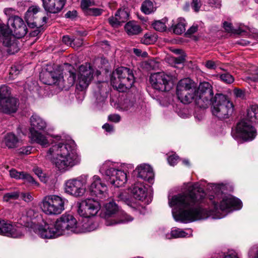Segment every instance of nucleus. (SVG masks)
I'll list each match as a JSON object with an SVG mask.
<instances>
[{
    "mask_svg": "<svg viewBox=\"0 0 258 258\" xmlns=\"http://www.w3.org/2000/svg\"><path fill=\"white\" fill-rule=\"evenodd\" d=\"M208 189L211 191L209 201L213 207L212 211L202 208L201 204L205 197V192L198 182L187 183L185 191L170 198L168 204L173 208L172 214L175 221L189 222L207 218L219 211L229 212L240 210L242 207L241 201L231 195L223 192V184H209Z\"/></svg>",
    "mask_w": 258,
    "mask_h": 258,
    "instance_id": "1",
    "label": "nucleus"
},
{
    "mask_svg": "<svg viewBox=\"0 0 258 258\" xmlns=\"http://www.w3.org/2000/svg\"><path fill=\"white\" fill-rule=\"evenodd\" d=\"M176 94L182 103L188 104L194 100L201 108H207L214 98L212 86L209 83H201L197 90L194 83L189 78L182 79L178 83Z\"/></svg>",
    "mask_w": 258,
    "mask_h": 258,
    "instance_id": "2",
    "label": "nucleus"
},
{
    "mask_svg": "<svg viewBox=\"0 0 258 258\" xmlns=\"http://www.w3.org/2000/svg\"><path fill=\"white\" fill-rule=\"evenodd\" d=\"M46 157L61 172L70 170L80 164L81 160L76 145L72 140L52 143Z\"/></svg>",
    "mask_w": 258,
    "mask_h": 258,
    "instance_id": "3",
    "label": "nucleus"
},
{
    "mask_svg": "<svg viewBox=\"0 0 258 258\" xmlns=\"http://www.w3.org/2000/svg\"><path fill=\"white\" fill-rule=\"evenodd\" d=\"M100 172L115 187L123 185L127 181V175L118 165L110 161H105L100 167Z\"/></svg>",
    "mask_w": 258,
    "mask_h": 258,
    "instance_id": "4",
    "label": "nucleus"
},
{
    "mask_svg": "<svg viewBox=\"0 0 258 258\" xmlns=\"http://www.w3.org/2000/svg\"><path fill=\"white\" fill-rule=\"evenodd\" d=\"M110 81L114 88L119 92H125L133 86L135 77L131 70L121 67L112 73Z\"/></svg>",
    "mask_w": 258,
    "mask_h": 258,
    "instance_id": "5",
    "label": "nucleus"
},
{
    "mask_svg": "<svg viewBox=\"0 0 258 258\" xmlns=\"http://www.w3.org/2000/svg\"><path fill=\"white\" fill-rule=\"evenodd\" d=\"M104 217L106 226H114L132 221L133 218L120 210L118 206L113 201L106 203L104 206Z\"/></svg>",
    "mask_w": 258,
    "mask_h": 258,
    "instance_id": "6",
    "label": "nucleus"
},
{
    "mask_svg": "<svg viewBox=\"0 0 258 258\" xmlns=\"http://www.w3.org/2000/svg\"><path fill=\"white\" fill-rule=\"evenodd\" d=\"M211 104L212 114L220 119L228 118L233 112L232 102L223 94H216Z\"/></svg>",
    "mask_w": 258,
    "mask_h": 258,
    "instance_id": "7",
    "label": "nucleus"
},
{
    "mask_svg": "<svg viewBox=\"0 0 258 258\" xmlns=\"http://www.w3.org/2000/svg\"><path fill=\"white\" fill-rule=\"evenodd\" d=\"M88 177L87 174H82L66 180L64 187L65 192L75 198L83 196L86 191Z\"/></svg>",
    "mask_w": 258,
    "mask_h": 258,
    "instance_id": "8",
    "label": "nucleus"
},
{
    "mask_svg": "<svg viewBox=\"0 0 258 258\" xmlns=\"http://www.w3.org/2000/svg\"><path fill=\"white\" fill-rule=\"evenodd\" d=\"M67 201L55 195H49L44 197L40 207L42 211L47 215L60 214L64 210V204Z\"/></svg>",
    "mask_w": 258,
    "mask_h": 258,
    "instance_id": "9",
    "label": "nucleus"
},
{
    "mask_svg": "<svg viewBox=\"0 0 258 258\" xmlns=\"http://www.w3.org/2000/svg\"><path fill=\"white\" fill-rule=\"evenodd\" d=\"M12 32L0 19V40L4 46L8 47L7 51L11 54L17 52L19 50L18 40L12 34Z\"/></svg>",
    "mask_w": 258,
    "mask_h": 258,
    "instance_id": "10",
    "label": "nucleus"
},
{
    "mask_svg": "<svg viewBox=\"0 0 258 258\" xmlns=\"http://www.w3.org/2000/svg\"><path fill=\"white\" fill-rule=\"evenodd\" d=\"M77 212L84 218L95 216L100 209V203L93 199H87L77 203Z\"/></svg>",
    "mask_w": 258,
    "mask_h": 258,
    "instance_id": "11",
    "label": "nucleus"
},
{
    "mask_svg": "<svg viewBox=\"0 0 258 258\" xmlns=\"http://www.w3.org/2000/svg\"><path fill=\"white\" fill-rule=\"evenodd\" d=\"M8 87L0 88V111L7 114L16 112L19 106L18 100L14 97H7Z\"/></svg>",
    "mask_w": 258,
    "mask_h": 258,
    "instance_id": "12",
    "label": "nucleus"
},
{
    "mask_svg": "<svg viewBox=\"0 0 258 258\" xmlns=\"http://www.w3.org/2000/svg\"><path fill=\"white\" fill-rule=\"evenodd\" d=\"M88 189L92 196L99 199L104 200L108 197L107 186L98 175H95L91 178Z\"/></svg>",
    "mask_w": 258,
    "mask_h": 258,
    "instance_id": "13",
    "label": "nucleus"
},
{
    "mask_svg": "<svg viewBox=\"0 0 258 258\" xmlns=\"http://www.w3.org/2000/svg\"><path fill=\"white\" fill-rule=\"evenodd\" d=\"M56 222V226L59 230L61 235L64 234L67 231H71L77 233L78 224L77 220L70 214H63Z\"/></svg>",
    "mask_w": 258,
    "mask_h": 258,
    "instance_id": "14",
    "label": "nucleus"
},
{
    "mask_svg": "<svg viewBox=\"0 0 258 258\" xmlns=\"http://www.w3.org/2000/svg\"><path fill=\"white\" fill-rule=\"evenodd\" d=\"M171 78L170 75L164 72H159L152 74L150 77V81L154 89L161 91H167L170 89L169 82Z\"/></svg>",
    "mask_w": 258,
    "mask_h": 258,
    "instance_id": "15",
    "label": "nucleus"
},
{
    "mask_svg": "<svg viewBox=\"0 0 258 258\" xmlns=\"http://www.w3.org/2000/svg\"><path fill=\"white\" fill-rule=\"evenodd\" d=\"M236 133L237 137L245 141L252 140L256 135L254 127L246 119H242L237 123Z\"/></svg>",
    "mask_w": 258,
    "mask_h": 258,
    "instance_id": "16",
    "label": "nucleus"
},
{
    "mask_svg": "<svg viewBox=\"0 0 258 258\" xmlns=\"http://www.w3.org/2000/svg\"><path fill=\"white\" fill-rule=\"evenodd\" d=\"M93 70L89 64L81 65L79 68L77 88L82 91L88 88L93 79Z\"/></svg>",
    "mask_w": 258,
    "mask_h": 258,
    "instance_id": "17",
    "label": "nucleus"
},
{
    "mask_svg": "<svg viewBox=\"0 0 258 258\" xmlns=\"http://www.w3.org/2000/svg\"><path fill=\"white\" fill-rule=\"evenodd\" d=\"M26 228L22 226L13 225L0 219V235L12 238H21L24 235Z\"/></svg>",
    "mask_w": 258,
    "mask_h": 258,
    "instance_id": "18",
    "label": "nucleus"
},
{
    "mask_svg": "<svg viewBox=\"0 0 258 258\" xmlns=\"http://www.w3.org/2000/svg\"><path fill=\"white\" fill-rule=\"evenodd\" d=\"M35 233L44 239L54 238L61 235L59 230L56 226V222L54 223H44V224L39 225L35 229Z\"/></svg>",
    "mask_w": 258,
    "mask_h": 258,
    "instance_id": "19",
    "label": "nucleus"
},
{
    "mask_svg": "<svg viewBox=\"0 0 258 258\" xmlns=\"http://www.w3.org/2000/svg\"><path fill=\"white\" fill-rule=\"evenodd\" d=\"M47 68L43 70L40 74V79L41 81L45 84L51 85L55 84L58 86V83L62 86L61 79V74L58 71H52L50 70L51 68ZM49 68H51L49 67Z\"/></svg>",
    "mask_w": 258,
    "mask_h": 258,
    "instance_id": "20",
    "label": "nucleus"
},
{
    "mask_svg": "<svg viewBox=\"0 0 258 258\" xmlns=\"http://www.w3.org/2000/svg\"><path fill=\"white\" fill-rule=\"evenodd\" d=\"M66 0H42L44 10L52 14L60 12L64 7Z\"/></svg>",
    "mask_w": 258,
    "mask_h": 258,
    "instance_id": "21",
    "label": "nucleus"
},
{
    "mask_svg": "<svg viewBox=\"0 0 258 258\" xmlns=\"http://www.w3.org/2000/svg\"><path fill=\"white\" fill-rule=\"evenodd\" d=\"M8 23L14 28L15 33L18 37H22L27 33V27L23 20L18 16L9 20Z\"/></svg>",
    "mask_w": 258,
    "mask_h": 258,
    "instance_id": "22",
    "label": "nucleus"
},
{
    "mask_svg": "<svg viewBox=\"0 0 258 258\" xmlns=\"http://www.w3.org/2000/svg\"><path fill=\"white\" fill-rule=\"evenodd\" d=\"M135 172L138 177L151 183L154 177V172L151 167L147 164H142L136 168Z\"/></svg>",
    "mask_w": 258,
    "mask_h": 258,
    "instance_id": "23",
    "label": "nucleus"
},
{
    "mask_svg": "<svg viewBox=\"0 0 258 258\" xmlns=\"http://www.w3.org/2000/svg\"><path fill=\"white\" fill-rule=\"evenodd\" d=\"M40 8L37 6L30 7L25 14V19L29 27L34 28L37 26L38 14Z\"/></svg>",
    "mask_w": 258,
    "mask_h": 258,
    "instance_id": "24",
    "label": "nucleus"
},
{
    "mask_svg": "<svg viewBox=\"0 0 258 258\" xmlns=\"http://www.w3.org/2000/svg\"><path fill=\"white\" fill-rule=\"evenodd\" d=\"M99 226L97 222L92 219L85 218L81 222L78 224L77 233L90 232L96 229Z\"/></svg>",
    "mask_w": 258,
    "mask_h": 258,
    "instance_id": "25",
    "label": "nucleus"
},
{
    "mask_svg": "<svg viewBox=\"0 0 258 258\" xmlns=\"http://www.w3.org/2000/svg\"><path fill=\"white\" fill-rule=\"evenodd\" d=\"M131 192L135 199L143 201L147 196V188L143 183L136 182L130 188Z\"/></svg>",
    "mask_w": 258,
    "mask_h": 258,
    "instance_id": "26",
    "label": "nucleus"
},
{
    "mask_svg": "<svg viewBox=\"0 0 258 258\" xmlns=\"http://www.w3.org/2000/svg\"><path fill=\"white\" fill-rule=\"evenodd\" d=\"M129 14L127 10L119 9L116 13L115 16L109 19V22L113 27L119 25L128 20Z\"/></svg>",
    "mask_w": 258,
    "mask_h": 258,
    "instance_id": "27",
    "label": "nucleus"
},
{
    "mask_svg": "<svg viewBox=\"0 0 258 258\" xmlns=\"http://www.w3.org/2000/svg\"><path fill=\"white\" fill-rule=\"evenodd\" d=\"M30 125V133L32 132V131H44L46 129L47 126V123L46 121L41 117L36 114H34L31 117Z\"/></svg>",
    "mask_w": 258,
    "mask_h": 258,
    "instance_id": "28",
    "label": "nucleus"
},
{
    "mask_svg": "<svg viewBox=\"0 0 258 258\" xmlns=\"http://www.w3.org/2000/svg\"><path fill=\"white\" fill-rule=\"evenodd\" d=\"M192 235V231L190 229H187L185 231L182 229L177 228H173L170 232V234L166 235V238L170 239L171 238H178L187 237Z\"/></svg>",
    "mask_w": 258,
    "mask_h": 258,
    "instance_id": "29",
    "label": "nucleus"
},
{
    "mask_svg": "<svg viewBox=\"0 0 258 258\" xmlns=\"http://www.w3.org/2000/svg\"><path fill=\"white\" fill-rule=\"evenodd\" d=\"M66 77H68L67 81L64 80L63 76L61 75L60 80H61L62 86L58 83V87L61 89H67L72 86L75 83L76 74L74 72L70 70L68 72V74L66 75Z\"/></svg>",
    "mask_w": 258,
    "mask_h": 258,
    "instance_id": "30",
    "label": "nucleus"
},
{
    "mask_svg": "<svg viewBox=\"0 0 258 258\" xmlns=\"http://www.w3.org/2000/svg\"><path fill=\"white\" fill-rule=\"evenodd\" d=\"M30 134V137L32 141L43 147L48 145V141L46 137L41 133L32 131Z\"/></svg>",
    "mask_w": 258,
    "mask_h": 258,
    "instance_id": "31",
    "label": "nucleus"
},
{
    "mask_svg": "<svg viewBox=\"0 0 258 258\" xmlns=\"http://www.w3.org/2000/svg\"><path fill=\"white\" fill-rule=\"evenodd\" d=\"M125 30L128 35L139 34L142 29L139 24L134 21H130L125 25Z\"/></svg>",
    "mask_w": 258,
    "mask_h": 258,
    "instance_id": "32",
    "label": "nucleus"
},
{
    "mask_svg": "<svg viewBox=\"0 0 258 258\" xmlns=\"http://www.w3.org/2000/svg\"><path fill=\"white\" fill-rule=\"evenodd\" d=\"M4 142L8 148L11 149L17 147L19 140L15 135L9 133L5 136Z\"/></svg>",
    "mask_w": 258,
    "mask_h": 258,
    "instance_id": "33",
    "label": "nucleus"
},
{
    "mask_svg": "<svg viewBox=\"0 0 258 258\" xmlns=\"http://www.w3.org/2000/svg\"><path fill=\"white\" fill-rule=\"evenodd\" d=\"M247 117L251 122H258V106L252 105L247 110Z\"/></svg>",
    "mask_w": 258,
    "mask_h": 258,
    "instance_id": "34",
    "label": "nucleus"
},
{
    "mask_svg": "<svg viewBox=\"0 0 258 258\" xmlns=\"http://www.w3.org/2000/svg\"><path fill=\"white\" fill-rule=\"evenodd\" d=\"M156 10L153 2L150 0H146L142 4L141 11L144 14L149 15Z\"/></svg>",
    "mask_w": 258,
    "mask_h": 258,
    "instance_id": "35",
    "label": "nucleus"
},
{
    "mask_svg": "<svg viewBox=\"0 0 258 258\" xmlns=\"http://www.w3.org/2000/svg\"><path fill=\"white\" fill-rule=\"evenodd\" d=\"M20 197V192L19 190L8 192L4 195L3 201L12 203L14 201L18 200Z\"/></svg>",
    "mask_w": 258,
    "mask_h": 258,
    "instance_id": "36",
    "label": "nucleus"
},
{
    "mask_svg": "<svg viewBox=\"0 0 258 258\" xmlns=\"http://www.w3.org/2000/svg\"><path fill=\"white\" fill-rule=\"evenodd\" d=\"M185 30V21L183 18L177 19V23L173 27V32L176 34H181Z\"/></svg>",
    "mask_w": 258,
    "mask_h": 258,
    "instance_id": "37",
    "label": "nucleus"
},
{
    "mask_svg": "<svg viewBox=\"0 0 258 258\" xmlns=\"http://www.w3.org/2000/svg\"><path fill=\"white\" fill-rule=\"evenodd\" d=\"M38 215L37 212L33 209H28L26 211L25 215L21 218L24 222L29 223L31 220L35 219Z\"/></svg>",
    "mask_w": 258,
    "mask_h": 258,
    "instance_id": "38",
    "label": "nucleus"
},
{
    "mask_svg": "<svg viewBox=\"0 0 258 258\" xmlns=\"http://www.w3.org/2000/svg\"><path fill=\"white\" fill-rule=\"evenodd\" d=\"M143 66L147 70H155L159 68L158 62L154 59H149L143 62Z\"/></svg>",
    "mask_w": 258,
    "mask_h": 258,
    "instance_id": "39",
    "label": "nucleus"
},
{
    "mask_svg": "<svg viewBox=\"0 0 258 258\" xmlns=\"http://www.w3.org/2000/svg\"><path fill=\"white\" fill-rule=\"evenodd\" d=\"M217 77L219 78L221 81L226 84H231L234 81V79L233 76L227 72H225L221 74H218Z\"/></svg>",
    "mask_w": 258,
    "mask_h": 258,
    "instance_id": "40",
    "label": "nucleus"
},
{
    "mask_svg": "<svg viewBox=\"0 0 258 258\" xmlns=\"http://www.w3.org/2000/svg\"><path fill=\"white\" fill-rule=\"evenodd\" d=\"M157 40L156 36L151 33H147L144 35L141 39V42L146 45H149L155 42Z\"/></svg>",
    "mask_w": 258,
    "mask_h": 258,
    "instance_id": "41",
    "label": "nucleus"
},
{
    "mask_svg": "<svg viewBox=\"0 0 258 258\" xmlns=\"http://www.w3.org/2000/svg\"><path fill=\"white\" fill-rule=\"evenodd\" d=\"M162 21H156L152 24V26L154 29L158 31H164L166 29V26L165 24V22Z\"/></svg>",
    "mask_w": 258,
    "mask_h": 258,
    "instance_id": "42",
    "label": "nucleus"
},
{
    "mask_svg": "<svg viewBox=\"0 0 258 258\" xmlns=\"http://www.w3.org/2000/svg\"><path fill=\"white\" fill-rule=\"evenodd\" d=\"M33 171L35 174L37 175L42 182L44 183H46L47 182V177L46 176L45 173H43L41 169L36 167L33 169Z\"/></svg>",
    "mask_w": 258,
    "mask_h": 258,
    "instance_id": "43",
    "label": "nucleus"
},
{
    "mask_svg": "<svg viewBox=\"0 0 258 258\" xmlns=\"http://www.w3.org/2000/svg\"><path fill=\"white\" fill-rule=\"evenodd\" d=\"M247 81L250 80L253 82H258V68L254 67L251 70L250 74L246 77Z\"/></svg>",
    "mask_w": 258,
    "mask_h": 258,
    "instance_id": "44",
    "label": "nucleus"
},
{
    "mask_svg": "<svg viewBox=\"0 0 258 258\" xmlns=\"http://www.w3.org/2000/svg\"><path fill=\"white\" fill-rule=\"evenodd\" d=\"M22 179L24 180V182L31 183L33 185L37 184V182L34 178L29 174L23 172Z\"/></svg>",
    "mask_w": 258,
    "mask_h": 258,
    "instance_id": "45",
    "label": "nucleus"
},
{
    "mask_svg": "<svg viewBox=\"0 0 258 258\" xmlns=\"http://www.w3.org/2000/svg\"><path fill=\"white\" fill-rule=\"evenodd\" d=\"M103 10L99 8H89L88 9L87 13L94 16H98L102 14Z\"/></svg>",
    "mask_w": 258,
    "mask_h": 258,
    "instance_id": "46",
    "label": "nucleus"
},
{
    "mask_svg": "<svg viewBox=\"0 0 258 258\" xmlns=\"http://www.w3.org/2000/svg\"><path fill=\"white\" fill-rule=\"evenodd\" d=\"M202 7V3L200 0H192L191 3V7L195 12H198Z\"/></svg>",
    "mask_w": 258,
    "mask_h": 258,
    "instance_id": "47",
    "label": "nucleus"
},
{
    "mask_svg": "<svg viewBox=\"0 0 258 258\" xmlns=\"http://www.w3.org/2000/svg\"><path fill=\"white\" fill-rule=\"evenodd\" d=\"M233 94L236 97L242 99H244L245 97V91L241 89L235 88L233 90Z\"/></svg>",
    "mask_w": 258,
    "mask_h": 258,
    "instance_id": "48",
    "label": "nucleus"
},
{
    "mask_svg": "<svg viewBox=\"0 0 258 258\" xmlns=\"http://www.w3.org/2000/svg\"><path fill=\"white\" fill-rule=\"evenodd\" d=\"M23 172H18L16 170L12 169L10 170V175L12 178L20 179L22 178Z\"/></svg>",
    "mask_w": 258,
    "mask_h": 258,
    "instance_id": "49",
    "label": "nucleus"
},
{
    "mask_svg": "<svg viewBox=\"0 0 258 258\" xmlns=\"http://www.w3.org/2000/svg\"><path fill=\"white\" fill-rule=\"evenodd\" d=\"M179 160V157L175 154L169 156L167 158L169 164L171 166H174L177 164Z\"/></svg>",
    "mask_w": 258,
    "mask_h": 258,
    "instance_id": "50",
    "label": "nucleus"
},
{
    "mask_svg": "<svg viewBox=\"0 0 258 258\" xmlns=\"http://www.w3.org/2000/svg\"><path fill=\"white\" fill-rule=\"evenodd\" d=\"M121 108L124 110H128L133 106L134 103L128 99L124 100V102L121 104Z\"/></svg>",
    "mask_w": 258,
    "mask_h": 258,
    "instance_id": "51",
    "label": "nucleus"
},
{
    "mask_svg": "<svg viewBox=\"0 0 258 258\" xmlns=\"http://www.w3.org/2000/svg\"><path fill=\"white\" fill-rule=\"evenodd\" d=\"M223 27L227 32L232 33H238L236 30L233 28L232 24L230 23L224 22L223 23Z\"/></svg>",
    "mask_w": 258,
    "mask_h": 258,
    "instance_id": "52",
    "label": "nucleus"
},
{
    "mask_svg": "<svg viewBox=\"0 0 258 258\" xmlns=\"http://www.w3.org/2000/svg\"><path fill=\"white\" fill-rule=\"evenodd\" d=\"M248 254L251 258H258V245L252 247L249 250Z\"/></svg>",
    "mask_w": 258,
    "mask_h": 258,
    "instance_id": "53",
    "label": "nucleus"
},
{
    "mask_svg": "<svg viewBox=\"0 0 258 258\" xmlns=\"http://www.w3.org/2000/svg\"><path fill=\"white\" fill-rule=\"evenodd\" d=\"M20 196L25 202L27 203L31 202L33 199V197L31 196V195L28 192H20Z\"/></svg>",
    "mask_w": 258,
    "mask_h": 258,
    "instance_id": "54",
    "label": "nucleus"
},
{
    "mask_svg": "<svg viewBox=\"0 0 258 258\" xmlns=\"http://www.w3.org/2000/svg\"><path fill=\"white\" fill-rule=\"evenodd\" d=\"M208 3L212 8H220L221 7V1L219 0H209Z\"/></svg>",
    "mask_w": 258,
    "mask_h": 258,
    "instance_id": "55",
    "label": "nucleus"
},
{
    "mask_svg": "<svg viewBox=\"0 0 258 258\" xmlns=\"http://www.w3.org/2000/svg\"><path fill=\"white\" fill-rule=\"evenodd\" d=\"M31 148L30 146L22 147L18 150L19 154L28 155L31 153Z\"/></svg>",
    "mask_w": 258,
    "mask_h": 258,
    "instance_id": "56",
    "label": "nucleus"
},
{
    "mask_svg": "<svg viewBox=\"0 0 258 258\" xmlns=\"http://www.w3.org/2000/svg\"><path fill=\"white\" fill-rule=\"evenodd\" d=\"M92 5V2L91 0H82L81 1V8L84 10L88 11V8Z\"/></svg>",
    "mask_w": 258,
    "mask_h": 258,
    "instance_id": "57",
    "label": "nucleus"
},
{
    "mask_svg": "<svg viewBox=\"0 0 258 258\" xmlns=\"http://www.w3.org/2000/svg\"><path fill=\"white\" fill-rule=\"evenodd\" d=\"M82 44L83 39L82 38H73L72 47H79L82 46Z\"/></svg>",
    "mask_w": 258,
    "mask_h": 258,
    "instance_id": "58",
    "label": "nucleus"
},
{
    "mask_svg": "<svg viewBox=\"0 0 258 258\" xmlns=\"http://www.w3.org/2000/svg\"><path fill=\"white\" fill-rule=\"evenodd\" d=\"M20 71L17 67H13L11 68V70L10 71V77H11L12 79H14L15 76L18 75Z\"/></svg>",
    "mask_w": 258,
    "mask_h": 258,
    "instance_id": "59",
    "label": "nucleus"
},
{
    "mask_svg": "<svg viewBox=\"0 0 258 258\" xmlns=\"http://www.w3.org/2000/svg\"><path fill=\"white\" fill-rule=\"evenodd\" d=\"M185 55L182 54L178 57H173V60L175 64H180L183 63L185 60Z\"/></svg>",
    "mask_w": 258,
    "mask_h": 258,
    "instance_id": "60",
    "label": "nucleus"
},
{
    "mask_svg": "<svg viewBox=\"0 0 258 258\" xmlns=\"http://www.w3.org/2000/svg\"><path fill=\"white\" fill-rule=\"evenodd\" d=\"M108 119L114 122H118L120 120V116L118 114H111L108 116Z\"/></svg>",
    "mask_w": 258,
    "mask_h": 258,
    "instance_id": "61",
    "label": "nucleus"
},
{
    "mask_svg": "<svg viewBox=\"0 0 258 258\" xmlns=\"http://www.w3.org/2000/svg\"><path fill=\"white\" fill-rule=\"evenodd\" d=\"M73 38H71L69 36H64L62 37V41L66 44L72 46L73 43Z\"/></svg>",
    "mask_w": 258,
    "mask_h": 258,
    "instance_id": "62",
    "label": "nucleus"
},
{
    "mask_svg": "<svg viewBox=\"0 0 258 258\" xmlns=\"http://www.w3.org/2000/svg\"><path fill=\"white\" fill-rule=\"evenodd\" d=\"M198 26L197 25H193L190 28H189L186 34L189 35H191L198 31Z\"/></svg>",
    "mask_w": 258,
    "mask_h": 258,
    "instance_id": "63",
    "label": "nucleus"
},
{
    "mask_svg": "<svg viewBox=\"0 0 258 258\" xmlns=\"http://www.w3.org/2000/svg\"><path fill=\"white\" fill-rule=\"evenodd\" d=\"M102 128L108 133H111L114 131L113 126L108 123L104 124Z\"/></svg>",
    "mask_w": 258,
    "mask_h": 258,
    "instance_id": "64",
    "label": "nucleus"
}]
</instances>
